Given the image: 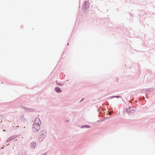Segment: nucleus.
Returning a JSON list of instances; mask_svg holds the SVG:
<instances>
[{
	"label": "nucleus",
	"mask_w": 155,
	"mask_h": 155,
	"mask_svg": "<svg viewBox=\"0 0 155 155\" xmlns=\"http://www.w3.org/2000/svg\"><path fill=\"white\" fill-rule=\"evenodd\" d=\"M41 123V122L38 118H37L35 119L33 126V129L34 131H37L40 129V126Z\"/></svg>",
	"instance_id": "nucleus-1"
},
{
	"label": "nucleus",
	"mask_w": 155,
	"mask_h": 155,
	"mask_svg": "<svg viewBox=\"0 0 155 155\" xmlns=\"http://www.w3.org/2000/svg\"><path fill=\"white\" fill-rule=\"evenodd\" d=\"M126 110L128 113H132L134 112L135 109L134 107H130L127 108Z\"/></svg>",
	"instance_id": "nucleus-2"
},
{
	"label": "nucleus",
	"mask_w": 155,
	"mask_h": 155,
	"mask_svg": "<svg viewBox=\"0 0 155 155\" xmlns=\"http://www.w3.org/2000/svg\"><path fill=\"white\" fill-rule=\"evenodd\" d=\"M36 146V143L35 142H32L31 143V146L32 148H35Z\"/></svg>",
	"instance_id": "nucleus-3"
},
{
	"label": "nucleus",
	"mask_w": 155,
	"mask_h": 155,
	"mask_svg": "<svg viewBox=\"0 0 155 155\" xmlns=\"http://www.w3.org/2000/svg\"><path fill=\"white\" fill-rule=\"evenodd\" d=\"M55 90L57 92L60 93V92H61V89L59 87H56L55 88Z\"/></svg>",
	"instance_id": "nucleus-4"
},
{
	"label": "nucleus",
	"mask_w": 155,
	"mask_h": 155,
	"mask_svg": "<svg viewBox=\"0 0 155 155\" xmlns=\"http://www.w3.org/2000/svg\"><path fill=\"white\" fill-rule=\"evenodd\" d=\"M116 97H117V98H119V96H117Z\"/></svg>",
	"instance_id": "nucleus-5"
},
{
	"label": "nucleus",
	"mask_w": 155,
	"mask_h": 155,
	"mask_svg": "<svg viewBox=\"0 0 155 155\" xmlns=\"http://www.w3.org/2000/svg\"><path fill=\"white\" fill-rule=\"evenodd\" d=\"M109 114L110 115V114H111V113H110H110H109Z\"/></svg>",
	"instance_id": "nucleus-6"
}]
</instances>
